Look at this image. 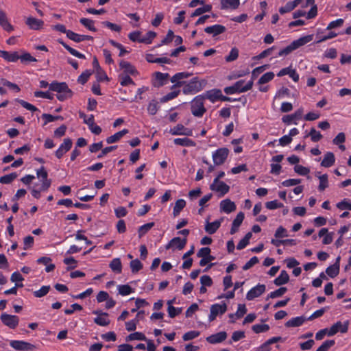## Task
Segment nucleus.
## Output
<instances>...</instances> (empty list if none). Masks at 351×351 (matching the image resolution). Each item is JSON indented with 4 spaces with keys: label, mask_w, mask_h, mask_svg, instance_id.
I'll list each match as a JSON object with an SVG mask.
<instances>
[{
    "label": "nucleus",
    "mask_w": 351,
    "mask_h": 351,
    "mask_svg": "<svg viewBox=\"0 0 351 351\" xmlns=\"http://www.w3.org/2000/svg\"><path fill=\"white\" fill-rule=\"evenodd\" d=\"M204 80H199L197 77L193 78L189 82L184 84L182 91L185 95H193L201 91L206 86Z\"/></svg>",
    "instance_id": "nucleus-1"
},
{
    "label": "nucleus",
    "mask_w": 351,
    "mask_h": 351,
    "mask_svg": "<svg viewBox=\"0 0 351 351\" xmlns=\"http://www.w3.org/2000/svg\"><path fill=\"white\" fill-rule=\"evenodd\" d=\"M204 97L202 95L195 97L191 101V113L195 117H202L206 112L204 107Z\"/></svg>",
    "instance_id": "nucleus-2"
},
{
    "label": "nucleus",
    "mask_w": 351,
    "mask_h": 351,
    "mask_svg": "<svg viewBox=\"0 0 351 351\" xmlns=\"http://www.w3.org/2000/svg\"><path fill=\"white\" fill-rule=\"evenodd\" d=\"M229 154V149L221 147L215 151L212 154L213 162L215 165H221L224 163Z\"/></svg>",
    "instance_id": "nucleus-3"
},
{
    "label": "nucleus",
    "mask_w": 351,
    "mask_h": 351,
    "mask_svg": "<svg viewBox=\"0 0 351 351\" xmlns=\"http://www.w3.org/2000/svg\"><path fill=\"white\" fill-rule=\"evenodd\" d=\"M210 190L218 193L219 197H223L228 193L230 186L225 182L214 179L213 183L210 186Z\"/></svg>",
    "instance_id": "nucleus-4"
},
{
    "label": "nucleus",
    "mask_w": 351,
    "mask_h": 351,
    "mask_svg": "<svg viewBox=\"0 0 351 351\" xmlns=\"http://www.w3.org/2000/svg\"><path fill=\"white\" fill-rule=\"evenodd\" d=\"M227 311V305L225 302L221 304H214L210 306L208 319L212 322L216 319L218 315H221Z\"/></svg>",
    "instance_id": "nucleus-5"
},
{
    "label": "nucleus",
    "mask_w": 351,
    "mask_h": 351,
    "mask_svg": "<svg viewBox=\"0 0 351 351\" xmlns=\"http://www.w3.org/2000/svg\"><path fill=\"white\" fill-rule=\"evenodd\" d=\"M0 318L3 324L10 328L14 329L19 325V318L16 315L2 313Z\"/></svg>",
    "instance_id": "nucleus-6"
},
{
    "label": "nucleus",
    "mask_w": 351,
    "mask_h": 351,
    "mask_svg": "<svg viewBox=\"0 0 351 351\" xmlns=\"http://www.w3.org/2000/svg\"><path fill=\"white\" fill-rule=\"evenodd\" d=\"M266 291V286L262 284H258L252 287L246 294V299L249 301L261 296Z\"/></svg>",
    "instance_id": "nucleus-7"
},
{
    "label": "nucleus",
    "mask_w": 351,
    "mask_h": 351,
    "mask_svg": "<svg viewBox=\"0 0 351 351\" xmlns=\"http://www.w3.org/2000/svg\"><path fill=\"white\" fill-rule=\"evenodd\" d=\"M10 346L12 348L19 351H31L35 348V346L30 343L19 340L10 341Z\"/></svg>",
    "instance_id": "nucleus-8"
},
{
    "label": "nucleus",
    "mask_w": 351,
    "mask_h": 351,
    "mask_svg": "<svg viewBox=\"0 0 351 351\" xmlns=\"http://www.w3.org/2000/svg\"><path fill=\"white\" fill-rule=\"evenodd\" d=\"M36 176L42 182L41 190H47L51 185V181L47 178L48 173L44 167L36 170Z\"/></svg>",
    "instance_id": "nucleus-9"
},
{
    "label": "nucleus",
    "mask_w": 351,
    "mask_h": 351,
    "mask_svg": "<svg viewBox=\"0 0 351 351\" xmlns=\"http://www.w3.org/2000/svg\"><path fill=\"white\" fill-rule=\"evenodd\" d=\"M348 322H345L343 323L341 322H337L334 324L328 330V336L331 337L340 332L341 333H345L348 331Z\"/></svg>",
    "instance_id": "nucleus-10"
},
{
    "label": "nucleus",
    "mask_w": 351,
    "mask_h": 351,
    "mask_svg": "<svg viewBox=\"0 0 351 351\" xmlns=\"http://www.w3.org/2000/svg\"><path fill=\"white\" fill-rule=\"evenodd\" d=\"M186 244V239H180V237H174L166 245L167 250L171 249L173 251L176 250H182Z\"/></svg>",
    "instance_id": "nucleus-11"
},
{
    "label": "nucleus",
    "mask_w": 351,
    "mask_h": 351,
    "mask_svg": "<svg viewBox=\"0 0 351 351\" xmlns=\"http://www.w3.org/2000/svg\"><path fill=\"white\" fill-rule=\"evenodd\" d=\"M71 139L67 138L64 139L59 148L56 151L55 155L58 158H61L72 147Z\"/></svg>",
    "instance_id": "nucleus-12"
},
{
    "label": "nucleus",
    "mask_w": 351,
    "mask_h": 351,
    "mask_svg": "<svg viewBox=\"0 0 351 351\" xmlns=\"http://www.w3.org/2000/svg\"><path fill=\"white\" fill-rule=\"evenodd\" d=\"M206 98L211 102L214 103L217 100L221 99L222 101H230V98L222 95L221 91L218 89H213L206 93Z\"/></svg>",
    "instance_id": "nucleus-13"
},
{
    "label": "nucleus",
    "mask_w": 351,
    "mask_h": 351,
    "mask_svg": "<svg viewBox=\"0 0 351 351\" xmlns=\"http://www.w3.org/2000/svg\"><path fill=\"white\" fill-rule=\"evenodd\" d=\"M25 24L30 29L40 30L43 28V21L33 16H29L25 20Z\"/></svg>",
    "instance_id": "nucleus-14"
},
{
    "label": "nucleus",
    "mask_w": 351,
    "mask_h": 351,
    "mask_svg": "<svg viewBox=\"0 0 351 351\" xmlns=\"http://www.w3.org/2000/svg\"><path fill=\"white\" fill-rule=\"evenodd\" d=\"M169 132L172 135L192 136L193 134L192 130L185 128L182 124H178L175 127L171 128Z\"/></svg>",
    "instance_id": "nucleus-15"
},
{
    "label": "nucleus",
    "mask_w": 351,
    "mask_h": 351,
    "mask_svg": "<svg viewBox=\"0 0 351 351\" xmlns=\"http://www.w3.org/2000/svg\"><path fill=\"white\" fill-rule=\"evenodd\" d=\"M226 27L221 25H214L211 26L206 27L204 29L206 33L212 35L213 37L217 36L221 34H223L226 32Z\"/></svg>",
    "instance_id": "nucleus-16"
},
{
    "label": "nucleus",
    "mask_w": 351,
    "mask_h": 351,
    "mask_svg": "<svg viewBox=\"0 0 351 351\" xmlns=\"http://www.w3.org/2000/svg\"><path fill=\"white\" fill-rule=\"evenodd\" d=\"M253 84V79L247 82H245V80H241L236 82L234 85L237 90H239V93H242L250 90L252 88Z\"/></svg>",
    "instance_id": "nucleus-17"
},
{
    "label": "nucleus",
    "mask_w": 351,
    "mask_h": 351,
    "mask_svg": "<svg viewBox=\"0 0 351 351\" xmlns=\"http://www.w3.org/2000/svg\"><path fill=\"white\" fill-rule=\"evenodd\" d=\"M223 221V218H221L213 222H209L208 220H206L205 225L206 232L210 234H214L219 228Z\"/></svg>",
    "instance_id": "nucleus-18"
},
{
    "label": "nucleus",
    "mask_w": 351,
    "mask_h": 351,
    "mask_svg": "<svg viewBox=\"0 0 351 351\" xmlns=\"http://www.w3.org/2000/svg\"><path fill=\"white\" fill-rule=\"evenodd\" d=\"M236 204L230 199H226L220 202V210L226 213H230L236 210Z\"/></svg>",
    "instance_id": "nucleus-19"
},
{
    "label": "nucleus",
    "mask_w": 351,
    "mask_h": 351,
    "mask_svg": "<svg viewBox=\"0 0 351 351\" xmlns=\"http://www.w3.org/2000/svg\"><path fill=\"white\" fill-rule=\"evenodd\" d=\"M220 5L221 10H234L239 8L240 0H221Z\"/></svg>",
    "instance_id": "nucleus-20"
},
{
    "label": "nucleus",
    "mask_w": 351,
    "mask_h": 351,
    "mask_svg": "<svg viewBox=\"0 0 351 351\" xmlns=\"http://www.w3.org/2000/svg\"><path fill=\"white\" fill-rule=\"evenodd\" d=\"M313 37L314 36L313 34L304 36L299 38L297 40H293L291 43V44L295 50V49H298L299 47H302V46L305 45L306 44L312 41L313 39Z\"/></svg>",
    "instance_id": "nucleus-21"
},
{
    "label": "nucleus",
    "mask_w": 351,
    "mask_h": 351,
    "mask_svg": "<svg viewBox=\"0 0 351 351\" xmlns=\"http://www.w3.org/2000/svg\"><path fill=\"white\" fill-rule=\"evenodd\" d=\"M285 75H289V77L295 82L299 80V75L295 69H292L291 67L284 68L277 73L278 77H282Z\"/></svg>",
    "instance_id": "nucleus-22"
},
{
    "label": "nucleus",
    "mask_w": 351,
    "mask_h": 351,
    "mask_svg": "<svg viewBox=\"0 0 351 351\" xmlns=\"http://www.w3.org/2000/svg\"><path fill=\"white\" fill-rule=\"evenodd\" d=\"M226 337L227 333L222 331L208 337L206 341L210 343L216 344L223 341Z\"/></svg>",
    "instance_id": "nucleus-23"
},
{
    "label": "nucleus",
    "mask_w": 351,
    "mask_h": 351,
    "mask_svg": "<svg viewBox=\"0 0 351 351\" xmlns=\"http://www.w3.org/2000/svg\"><path fill=\"white\" fill-rule=\"evenodd\" d=\"M121 69L123 71L125 75H136L138 74V71L135 69L134 66H132L130 62L126 61H121L120 64Z\"/></svg>",
    "instance_id": "nucleus-24"
},
{
    "label": "nucleus",
    "mask_w": 351,
    "mask_h": 351,
    "mask_svg": "<svg viewBox=\"0 0 351 351\" xmlns=\"http://www.w3.org/2000/svg\"><path fill=\"white\" fill-rule=\"evenodd\" d=\"M49 89L52 91L59 93H69V90H70L64 82H53L49 84Z\"/></svg>",
    "instance_id": "nucleus-25"
},
{
    "label": "nucleus",
    "mask_w": 351,
    "mask_h": 351,
    "mask_svg": "<svg viewBox=\"0 0 351 351\" xmlns=\"http://www.w3.org/2000/svg\"><path fill=\"white\" fill-rule=\"evenodd\" d=\"M0 57L10 62H15L19 60V56L17 52H8L3 50H0Z\"/></svg>",
    "instance_id": "nucleus-26"
},
{
    "label": "nucleus",
    "mask_w": 351,
    "mask_h": 351,
    "mask_svg": "<svg viewBox=\"0 0 351 351\" xmlns=\"http://www.w3.org/2000/svg\"><path fill=\"white\" fill-rule=\"evenodd\" d=\"M0 25L7 32H12L14 29L13 26L9 23L6 14L4 11L0 10Z\"/></svg>",
    "instance_id": "nucleus-27"
},
{
    "label": "nucleus",
    "mask_w": 351,
    "mask_h": 351,
    "mask_svg": "<svg viewBox=\"0 0 351 351\" xmlns=\"http://www.w3.org/2000/svg\"><path fill=\"white\" fill-rule=\"evenodd\" d=\"M244 219V213L242 212H239L235 219H234L232 225V228L230 230V234H233L235 232H237L239 230V226L242 223Z\"/></svg>",
    "instance_id": "nucleus-28"
},
{
    "label": "nucleus",
    "mask_w": 351,
    "mask_h": 351,
    "mask_svg": "<svg viewBox=\"0 0 351 351\" xmlns=\"http://www.w3.org/2000/svg\"><path fill=\"white\" fill-rule=\"evenodd\" d=\"M191 75V73L188 72H181L175 74L171 78V82L176 83V86H180L182 84V80L186 79Z\"/></svg>",
    "instance_id": "nucleus-29"
},
{
    "label": "nucleus",
    "mask_w": 351,
    "mask_h": 351,
    "mask_svg": "<svg viewBox=\"0 0 351 351\" xmlns=\"http://www.w3.org/2000/svg\"><path fill=\"white\" fill-rule=\"evenodd\" d=\"M66 36L77 43H80L84 40H89L92 38L90 36H86V35H81L76 34L71 30H69L68 32H66Z\"/></svg>",
    "instance_id": "nucleus-30"
},
{
    "label": "nucleus",
    "mask_w": 351,
    "mask_h": 351,
    "mask_svg": "<svg viewBox=\"0 0 351 351\" xmlns=\"http://www.w3.org/2000/svg\"><path fill=\"white\" fill-rule=\"evenodd\" d=\"M128 130L123 129L121 131H119L114 134L106 138L107 143L112 144L119 141L125 134H128Z\"/></svg>",
    "instance_id": "nucleus-31"
},
{
    "label": "nucleus",
    "mask_w": 351,
    "mask_h": 351,
    "mask_svg": "<svg viewBox=\"0 0 351 351\" xmlns=\"http://www.w3.org/2000/svg\"><path fill=\"white\" fill-rule=\"evenodd\" d=\"M109 267L111 270L116 274H121L122 271V264L119 258H113L110 261Z\"/></svg>",
    "instance_id": "nucleus-32"
},
{
    "label": "nucleus",
    "mask_w": 351,
    "mask_h": 351,
    "mask_svg": "<svg viewBox=\"0 0 351 351\" xmlns=\"http://www.w3.org/2000/svg\"><path fill=\"white\" fill-rule=\"evenodd\" d=\"M319 237H324L322 243L324 245L331 243L333 240L332 234L329 233L327 228H322L319 232Z\"/></svg>",
    "instance_id": "nucleus-33"
},
{
    "label": "nucleus",
    "mask_w": 351,
    "mask_h": 351,
    "mask_svg": "<svg viewBox=\"0 0 351 351\" xmlns=\"http://www.w3.org/2000/svg\"><path fill=\"white\" fill-rule=\"evenodd\" d=\"M173 142L177 145H180L183 147H194L195 146V143L186 137L184 138H177L173 140Z\"/></svg>",
    "instance_id": "nucleus-34"
},
{
    "label": "nucleus",
    "mask_w": 351,
    "mask_h": 351,
    "mask_svg": "<svg viewBox=\"0 0 351 351\" xmlns=\"http://www.w3.org/2000/svg\"><path fill=\"white\" fill-rule=\"evenodd\" d=\"M335 161V156L332 152H327L322 160L321 165L324 167H331Z\"/></svg>",
    "instance_id": "nucleus-35"
},
{
    "label": "nucleus",
    "mask_w": 351,
    "mask_h": 351,
    "mask_svg": "<svg viewBox=\"0 0 351 351\" xmlns=\"http://www.w3.org/2000/svg\"><path fill=\"white\" fill-rule=\"evenodd\" d=\"M289 276L285 270L281 271L280 275L274 280V284L276 286H280L288 282Z\"/></svg>",
    "instance_id": "nucleus-36"
},
{
    "label": "nucleus",
    "mask_w": 351,
    "mask_h": 351,
    "mask_svg": "<svg viewBox=\"0 0 351 351\" xmlns=\"http://www.w3.org/2000/svg\"><path fill=\"white\" fill-rule=\"evenodd\" d=\"M316 176H317V178L319 180L318 189L320 191H323L328 186V175L327 174L319 175V173H317Z\"/></svg>",
    "instance_id": "nucleus-37"
},
{
    "label": "nucleus",
    "mask_w": 351,
    "mask_h": 351,
    "mask_svg": "<svg viewBox=\"0 0 351 351\" xmlns=\"http://www.w3.org/2000/svg\"><path fill=\"white\" fill-rule=\"evenodd\" d=\"M108 314L106 313H100L99 316L94 319V322L99 326H106L109 324L110 320L108 318Z\"/></svg>",
    "instance_id": "nucleus-38"
},
{
    "label": "nucleus",
    "mask_w": 351,
    "mask_h": 351,
    "mask_svg": "<svg viewBox=\"0 0 351 351\" xmlns=\"http://www.w3.org/2000/svg\"><path fill=\"white\" fill-rule=\"evenodd\" d=\"M305 319L303 317H295L291 318L289 321L287 322L285 326L287 327H298L303 324Z\"/></svg>",
    "instance_id": "nucleus-39"
},
{
    "label": "nucleus",
    "mask_w": 351,
    "mask_h": 351,
    "mask_svg": "<svg viewBox=\"0 0 351 351\" xmlns=\"http://www.w3.org/2000/svg\"><path fill=\"white\" fill-rule=\"evenodd\" d=\"M186 206V202L183 199H180L177 200L175 203L173 215L174 217H177L179 215L181 210Z\"/></svg>",
    "instance_id": "nucleus-40"
},
{
    "label": "nucleus",
    "mask_w": 351,
    "mask_h": 351,
    "mask_svg": "<svg viewBox=\"0 0 351 351\" xmlns=\"http://www.w3.org/2000/svg\"><path fill=\"white\" fill-rule=\"evenodd\" d=\"M211 10H212V5H210V4H206V5H204L201 8H197L191 14V17H195V16H200V15H202L204 13L208 12L211 11Z\"/></svg>",
    "instance_id": "nucleus-41"
},
{
    "label": "nucleus",
    "mask_w": 351,
    "mask_h": 351,
    "mask_svg": "<svg viewBox=\"0 0 351 351\" xmlns=\"http://www.w3.org/2000/svg\"><path fill=\"white\" fill-rule=\"evenodd\" d=\"M176 86H177L176 85L173 86L172 88V90L161 98L162 102H167L169 100H171L176 98L179 95L180 90L176 89Z\"/></svg>",
    "instance_id": "nucleus-42"
},
{
    "label": "nucleus",
    "mask_w": 351,
    "mask_h": 351,
    "mask_svg": "<svg viewBox=\"0 0 351 351\" xmlns=\"http://www.w3.org/2000/svg\"><path fill=\"white\" fill-rule=\"evenodd\" d=\"M118 292L123 296H126L134 292V289L128 285H119L117 287Z\"/></svg>",
    "instance_id": "nucleus-43"
},
{
    "label": "nucleus",
    "mask_w": 351,
    "mask_h": 351,
    "mask_svg": "<svg viewBox=\"0 0 351 351\" xmlns=\"http://www.w3.org/2000/svg\"><path fill=\"white\" fill-rule=\"evenodd\" d=\"M274 73L271 71L263 74L258 81L259 85H263L271 81L274 78Z\"/></svg>",
    "instance_id": "nucleus-44"
},
{
    "label": "nucleus",
    "mask_w": 351,
    "mask_h": 351,
    "mask_svg": "<svg viewBox=\"0 0 351 351\" xmlns=\"http://www.w3.org/2000/svg\"><path fill=\"white\" fill-rule=\"evenodd\" d=\"M127 341H133V340H138V341H147V338L145 335L140 332H135L134 333L130 334L127 338Z\"/></svg>",
    "instance_id": "nucleus-45"
},
{
    "label": "nucleus",
    "mask_w": 351,
    "mask_h": 351,
    "mask_svg": "<svg viewBox=\"0 0 351 351\" xmlns=\"http://www.w3.org/2000/svg\"><path fill=\"white\" fill-rule=\"evenodd\" d=\"M60 43L62 45V46L73 56L80 58V59H84L85 56L83 53H80L77 50L73 49L72 47L67 45L66 43H64L62 41H60Z\"/></svg>",
    "instance_id": "nucleus-46"
},
{
    "label": "nucleus",
    "mask_w": 351,
    "mask_h": 351,
    "mask_svg": "<svg viewBox=\"0 0 351 351\" xmlns=\"http://www.w3.org/2000/svg\"><path fill=\"white\" fill-rule=\"evenodd\" d=\"M60 43L62 45V46L73 56L80 58V59H84L85 56L83 53H80L77 50L73 49L72 47L67 45L66 43H64L62 41H60Z\"/></svg>",
    "instance_id": "nucleus-47"
},
{
    "label": "nucleus",
    "mask_w": 351,
    "mask_h": 351,
    "mask_svg": "<svg viewBox=\"0 0 351 351\" xmlns=\"http://www.w3.org/2000/svg\"><path fill=\"white\" fill-rule=\"evenodd\" d=\"M168 73H163L160 72L155 73V77L156 81L158 82V86H162L165 84V82L169 77Z\"/></svg>",
    "instance_id": "nucleus-48"
},
{
    "label": "nucleus",
    "mask_w": 351,
    "mask_h": 351,
    "mask_svg": "<svg viewBox=\"0 0 351 351\" xmlns=\"http://www.w3.org/2000/svg\"><path fill=\"white\" fill-rule=\"evenodd\" d=\"M154 226V222L147 223L139 227L138 228V237L141 238L144 236L151 228Z\"/></svg>",
    "instance_id": "nucleus-49"
},
{
    "label": "nucleus",
    "mask_w": 351,
    "mask_h": 351,
    "mask_svg": "<svg viewBox=\"0 0 351 351\" xmlns=\"http://www.w3.org/2000/svg\"><path fill=\"white\" fill-rule=\"evenodd\" d=\"M287 289L286 287H280L278 289L271 292L267 296V300H269V298H276L281 297L282 295H284L287 292Z\"/></svg>",
    "instance_id": "nucleus-50"
},
{
    "label": "nucleus",
    "mask_w": 351,
    "mask_h": 351,
    "mask_svg": "<svg viewBox=\"0 0 351 351\" xmlns=\"http://www.w3.org/2000/svg\"><path fill=\"white\" fill-rule=\"evenodd\" d=\"M326 273L330 277L334 278L337 276L339 273V266L337 265H330L326 269Z\"/></svg>",
    "instance_id": "nucleus-51"
},
{
    "label": "nucleus",
    "mask_w": 351,
    "mask_h": 351,
    "mask_svg": "<svg viewBox=\"0 0 351 351\" xmlns=\"http://www.w3.org/2000/svg\"><path fill=\"white\" fill-rule=\"evenodd\" d=\"M156 36V32L153 31L148 32L145 36H142L141 43L145 44H150L153 39Z\"/></svg>",
    "instance_id": "nucleus-52"
},
{
    "label": "nucleus",
    "mask_w": 351,
    "mask_h": 351,
    "mask_svg": "<svg viewBox=\"0 0 351 351\" xmlns=\"http://www.w3.org/2000/svg\"><path fill=\"white\" fill-rule=\"evenodd\" d=\"M130 267L132 273H137L143 268V264L139 260L135 259L130 262Z\"/></svg>",
    "instance_id": "nucleus-53"
},
{
    "label": "nucleus",
    "mask_w": 351,
    "mask_h": 351,
    "mask_svg": "<svg viewBox=\"0 0 351 351\" xmlns=\"http://www.w3.org/2000/svg\"><path fill=\"white\" fill-rule=\"evenodd\" d=\"M119 82L121 86H125L130 84H134L132 79L128 75L125 74H121L119 75Z\"/></svg>",
    "instance_id": "nucleus-54"
},
{
    "label": "nucleus",
    "mask_w": 351,
    "mask_h": 351,
    "mask_svg": "<svg viewBox=\"0 0 351 351\" xmlns=\"http://www.w3.org/2000/svg\"><path fill=\"white\" fill-rule=\"evenodd\" d=\"M41 117L44 120V125L50 122H53L58 119H62V117L60 116H53L49 114H43Z\"/></svg>",
    "instance_id": "nucleus-55"
},
{
    "label": "nucleus",
    "mask_w": 351,
    "mask_h": 351,
    "mask_svg": "<svg viewBox=\"0 0 351 351\" xmlns=\"http://www.w3.org/2000/svg\"><path fill=\"white\" fill-rule=\"evenodd\" d=\"M80 21L84 27H86L90 31L96 32V28L95 27L93 21L89 19L82 18L80 19Z\"/></svg>",
    "instance_id": "nucleus-56"
},
{
    "label": "nucleus",
    "mask_w": 351,
    "mask_h": 351,
    "mask_svg": "<svg viewBox=\"0 0 351 351\" xmlns=\"http://www.w3.org/2000/svg\"><path fill=\"white\" fill-rule=\"evenodd\" d=\"M309 136L311 137V141L313 142H317L319 140H321L322 138V135L321 134V133L317 131L313 128L311 129L309 134L308 135H306V136Z\"/></svg>",
    "instance_id": "nucleus-57"
},
{
    "label": "nucleus",
    "mask_w": 351,
    "mask_h": 351,
    "mask_svg": "<svg viewBox=\"0 0 351 351\" xmlns=\"http://www.w3.org/2000/svg\"><path fill=\"white\" fill-rule=\"evenodd\" d=\"M50 289V286H43L39 290L34 291V295L36 298H42L49 293Z\"/></svg>",
    "instance_id": "nucleus-58"
},
{
    "label": "nucleus",
    "mask_w": 351,
    "mask_h": 351,
    "mask_svg": "<svg viewBox=\"0 0 351 351\" xmlns=\"http://www.w3.org/2000/svg\"><path fill=\"white\" fill-rule=\"evenodd\" d=\"M283 206V204L278 200H273L265 203V207L269 210H275L282 208Z\"/></svg>",
    "instance_id": "nucleus-59"
},
{
    "label": "nucleus",
    "mask_w": 351,
    "mask_h": 351,
    "mask_svg": "<svg viewBox=\"0 0 351 351\" xmlns=\"http://www.w3.org/2000/svg\"><path fill=\"white\" fill-rule=\"evenodd\" d=\"M158 110V104L156 101H152L147 106V112L151 115H154Z\"/></svg>",
    "instance_id": "nucleus-60"
},
{
    "label": "nucleus",
    "mask_w": 351,
    "mask_h": 351,
    "mask_svg": "<svg viewBox=\"0 0 351 351\" xmlns=\"http://www.w3.org/2000/svg\"><path fill=\"white\" fill-rule=\"evenodd\" d=\"M92 75V71L86 70L83 72L77 78V82L82 84H84Z\"/></svg>",
    "instance_id": "nucleus-61"
},
{
    "label": "nucleus",
    "mask_w": 351,
    "mask_h": 351,
    "mask_svg": "<svg viewBox=\"0 0 351 351\" xmlns=\"http://www.w3.org/2000/svg\"><path fill=\"white\" fill-rule=\"evenodd\" d=\"M294 171L300 176H306L310 172V169L308 168L300 165H296L294 167Z\"/></svg>",
    "instance_id": "nucleus-62"
},
{
    "label": "nucleus",
    "mask_w": 351,
    "mask_h": 351,
    "mask_svg": "<svg viewBox=\"0 0 351 351\" xmlns=\"http://www.w3.org/2000/svg\"><path fill=\"white\" fill-rule=\"evenodd\" d=\"M337 207L340 210H351V202L349 199H344L337 204Z\"/></svg>",
    "instance_id": "nucleus-63"
},
{
    "label": "nucleus",
    "mask_w": 351,
    "mask_h": 351,
    "mask_svg": "<svg viewBox=\"0 0 351 351\" xmlns=\"http://www.w3.org/2000/svg\"><path fill=\"white\" fill-rule=\"evenodd\" d=\"M335 345L334 340L325 341L317 350L316 351H328L332 346Z\"/></svg>",
    "instance_id": "nucleus-64"
}]
</instances>
